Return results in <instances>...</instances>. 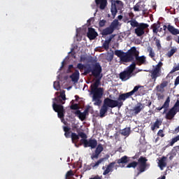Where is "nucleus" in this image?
I'll return each mask as SVG.
<instances>
[{
    "label": "nucleus",
    "mask_w": 179,
    "mask_h": 179,
    "mask_svg": "<svg viewBox=\"0 0 179 179\" xmlns=\"http://www.w3.org/2000/svg\"><path fill=\"white\" fill-rule=\"evenodd\" d=\"M79 136H80V138H82L83 139H86V138H87V136L85 134V133H79Z\"/></svg>",
    "instance_id": "obj_49"
},
{
    "label": "nucleus",
    "mask_w": 179,
    "mask_h": 179,
    "mask_svg": "<svg viewBox=\"0 0 179 179\" xmlns=\"http://www.w3.org/2000/svg\"><path fill=\"white\" fill-rule=\"evenodd\" d=\"M63 66H64V61L62 62V66H61V68H63Z\"/></svg>",
    "instance_id": "obj_59"
},
{
    "label": "nucleus",
    "mask_w": 179,
    "mask_h": 179,
    "mask_svg": "<svg viewBox=\"0 0 179 179\" xmlns=\"http://www.w3.org/2000/svg\"><path fill=\"white\" fill-rule=\"evenodd\" d=\"M53 87L55 89V90H59L60 89L59 82L55 81L53 84Z\"/></svg>",
    "instance_id": "obj_44"
},
{
    "label": "nucleus",
    "mask_w": 179,
    "mask_h": 179,
    "mask_svg": "<svg viewBox=\"0 0 179 179\" xmlns=\"http://www.w3.org/2000/svg\"><path fill=\"white\" fill-rule=\"evenodd\" d=\"M179 141V135L172 139L171 141V146H173L176 143V142H178Z\"/></svg>",
    "instance_id": "obj_45"
},
{
    "label": "nucleus",
    "mask_w": 179,
    "mask_h": 179,
    "mask_svg": "<svg viewBox=\"0 0 179 179\" xmlns=\"http://www.w3.org/2000/svg\"><path fill=\"white\" fill-rule=\"evenodd\" d=\"M128 23H129L132 27H138V26H139V24L135 20H131L129 21Z\"/></svg>",
    "instance_id": "obj_35"
},
{
    "label": "nucleus",
    "mask_w": 179,
    "mask_h": 179,
    "mask_svg": "<svg viewBox=\"0 0 179 179\" xmlns=\"http://www.w3.org/2000/svg\"><path fill=\"white\" fill-rule=\"evenodd\" d=\"M113 5H116V7L117 6H120V7H122V1H120V0H116L115 1V3H113Z\"/></svg>",
    "instance_id": "obj_47"
},
{
    "label": "nucleus",
    "mask_w": 179,
    "mask_h": 179,
    "mask_svg": "<svg viewBox=\"0 0 179 179\" xmlns=\"http://www.w3.org/2000/svg\"><path fill=\"white\" fill-rule=\"evenodd\" d=\"M90 179H101V178L100 177H99V176H96L94 178H91Z\"/></svg>",
    "instance_id": "obj_55"
},
{
    "label": "nucleus",
    "mask_w": 179,
    "mask_h": 179,
    "mask_svg": "<svg viewBox=\"0 0 179 179\" xmlns=\"http://www.w3.org/2000/svg\"><path fill=\"white\" fill-rule=\"evenodd\" d=\"M179 111V101H178L173 108L166 114V118L168 120H171L176 115V113Z\"/></svg>",
    "instance_id": "obj_11"
},
{
    "label": "nucleus",
    "mask_w": 179,
    "mask_h": 179,
    "mask_svg": "<svg viewBox=\"0 0 179 179\" xmlns=\"http://www.w3.org/2000/svg\"><path fill=\"white\" fill-rule=\"evenodd\" d=\"M99 155H100V154L96 152V151H95V154H94V155L92 156V159H98V158H99Z\"/></svg>",
    "instance_id": "obj_51"
},
{
    "label": "nucleus",
    "mask_w": 179,
    "mask_h": 179,
    "mask_svg": "<svg viewBox=\"0 0 179 179\" xmlns=\"http://www.w3.org/2000/svg\"><path fill=\"white\" fill-rule=\"evenodd\" d=\"M177 131H179V127L177 128Z\"/></svg>",
    "instance_id": "obj_62"
},
{
    "label": "nucleus",
    "mask_w": 179,
    "mask_h": 179,
    "mask_svg": "<svg viewBox=\"0 0 179 179\" xmlns=\"http://www.w3.org/2000/svg\"><path fill=\"white\" fill-rule=\"evenodd\" d=\"M106 24V20H102L99 22V26L101 27H103Z\"/></svg>",
    "instance_id": "obj_50"
},
{
    "label": "nucleus",
    "mask_w": 179,
    "mask_h": 179,
    "mask_svg": "<svg viewBox=\"0 0 179 179\" xmlns=\"http://www.w3.org/2000/svg\"><path fill=\"white\" fill-rule=\"evenodd\" d=\"M166 29H167V27H166V25L164 26V30H166Z\"/></svg>",
    "instance_id": "obj_60"
},
{
    "label": "nucleus",
    "mask_w": 179,
    "mask_h": 179,
    "mask_svg": "<svg viewBox=\"0 0 179 179\" xmlns=\"http://www.w3.org/2000/svg\"><path fill=\"white\" fill-rule=\"evenodd\" d=\"M112 40H113V36H110L108 39L105 41V42L103 44V47L105 48V50L108 49V47L110 46V43H111Z\"/></svg>",
    "instance_id": "obj_28"
},
{
    "label": "nucleus",
    "mask_w": 179,
    "mask_h": 179,
    "mask_svg": "<svg viewBox=\"0 0 179 179\" xmlns=\"http://www.w3.org/2000/svg\"><path fill=\"white\" fill-rule=\"evenodd\" d=\"M136 166H138V162H133L129 164L127 166V169H131V167H132L133 169H135V167H136Z\"/></svg>",
    "instance_id": "obj_38"
},
{
    "label": "nucleus",
    "mask_w": 179,
    "mask_h": 179,
    "mask_svg": "<svg viewBox=\"0 0 179 179\" xmlns=\"http://www.w3.org/2000/svg\"><path fill=\"white\" fill-rule=\"evenodd\" d=\"M76 114L78 117V118H80V120H81V121H83V120H85V118H86V112H80V110H77L76 111Z\"/></svg>",
    "instance_id": "obj_26"
},
{
    "label": "nucleus",
    "mask_w": 179,
    "mask_h": 179,
    "mask_svg": "<svg viewBox=\"0 0 179 179\" xmlns=\"http://www.w3.org/2000/svg\"><path fill=\"white\" fill-rule=\"evenodd\" d=\"M95 2L96 5H99L100 9H106V6H107V0H95Z\"/></svg>",
    "instance_id": "obj_17"
},
{
    "label": "nucleus",
    "mask_w": 179,
    "mask_h": 179,
    "mask_svg": "<svg viewBox=\"0 0 179 179\" xmlns=\"http://www.w3.org/2000/svg\"><path fill=\"white\" fill-rule=\"evenodd\" d=\"M136 66V64L135 63H132L131 65H130L127 71H124L120 74V78L122 80L125 82V80H128L132 75V72L135 70V68Z\"/></svg>",
    "instance_id": "obj_4"
},
{
    "label": "nucleus",
    "mask_w": 179,
    "mask_h": 179,
    "mask_svg": "<svg viewBox=\"0 0 179 179\" xmlns=\"http://www.w3.org/2000/svg\"><path fill=\"white\" fill-rule=\"evenodd\" d=\"M148 54H149V57H150V58H152L155 61V50H153V49L150 47H148Z\"/></svg>",
    "instance_id": "obj_31"
},
{
    "label": "nucleus",
    "mask_w": 179,
    "mask_h": 179,
    "mask_svg": "<svg viewBox=\"0 0 179 179\" xmlns=\"http://www.w3.org/2000/svg\"><path fill=\"white\" fill-rule=\"evenodd\" d=\"M145 108V106L141 103H138L134 108V111L136 114H139L142 110Z\"/></svg>",
    "instance_id": "obj_20"
},
{
    "label": "nucleus",
    "mask_w": 179,
    "mask_h": 179,
    "mask_svg": "<svg viewBox=\"0 0 179 179\" xmlns=\"http://www.w3.org/2000/svg\"><path fill=\"white\" fill-rule=\"evenodd\" d=\"M178 43H179V36H178Z\"/></svg>",
    "instance_id": "obj_61"
},
{
    "label": "nucleus",
    "mask_w": 179,
    "mask_h": 179,
    "mask_svg": "<svg viewBox=\"0 0 179 179\" xmlns=\"http://www.w3.org/2000/svg\"><path fill=\"white\" fill-rule=\"evenodd\" d=\"M134 10H135V12H139L142 10V9L141 8V3H136L134 7Z\"/></svg>",
    "instance_id": "obj_39"
},
{
    "label": "nucleus",
    "mask_w": 179,
    "mask_h": 179,
    "mask_svg": "<svg viewBox=\"0 0 179 179\" xmlns=\"http://www.w3.org/2000/svg\"><path fill=\"white\" fill-rule=\"evenodd\" d=\"M170 106V97H168L166 100L165 101L164 105L162 107H158L156 108V110H158V111H160L161 110H164L163 114L167 111V108Z\"/></svg>",
    "instance_id": "obj_15"
},
{
    "label": "nucleus",
    "mask_w": 179,
    "mask_h": 179,
    "mask_svg": "<svg viewBox=\"0 0 179 179\" xmlns=\"http://www.w3.org/2000/svg\"><path fill=\"white\" fill-rule=\"evenodd\" d=\"M71 139H72L73 143H75V141H78L79 139V136H78V134H76L75 133H72L71 134Z\"/></svg>",
    "instance_id": "obj_37"
},
{
    "label": "nucleus",
    "mask_w": 179,
    "mask_h": 179,
    "mask_svg": "<svg viewBox=\"0 0 179 179\" xmlns=\"http://www.w3.org/2000/svg\"><path fill=\"white\" fill-rule=\"evenodd\" d=\"M158 31H162V28H160V24H155L153 25V33H157Z\"/></svg>",
    "instance_id": "obj_32"
},
{
    "label": "nucleus",
    "mask_w": 179,
    "mask_h": 179,
    "mask_svg": "<svg viewBox=\"0 0 179 179\" xmlns=\"http://www.w3.org/2000/svg\"><path fill=\"white\" fill-rule=\"evenodd\" d=\"M168 30L170 31V33H171V34H173L174 36L179 34V30L174 28V27L171 25L168 26Z\"/></svg>",
    "instance_id": "obj_21"
},
{
    "label": "nucleus",
    "mask_w": 179,
    "mask_h": 179,
    "mask_svg": "<svg viewBox=\"0 0 179 179\" xmlns=\"http://www.w3.org/2000/svg\"><path fill=\"white\" fill-rule=\"evenodd\" d=\"M177 51L176 48H172L168 53L167 56L170 58V57H173L174 55V53Z\"/></svg>",
    "instance_id": "obj_40"
},
{
    "label": "nucleus",
    "mask_w": 179,
    "mask_h": 179,
    "mask_svg": "<svg viewBox=\"0 0 179 179\" xmlns=\"http://www.w3.org/2000/svg\"><path fill=\"white\" fill-rule=\"evenodd\" d=\"M146 162H148V159L143 157H141L138 159V163L137 164H138L140 173H143V171L146 170V167H148Z\"/></svg>",
    "instance_id": "obj_12"
},
{
    "label": "nucleus",
    "mask_w": 179,
    "mask_h": 179,
    "mask_svg": "<svg viewBox=\"0 0 179 179\" xmlns=\"http://www.w3.org/2000/svg\"><path fill=\"white\" fill-rule=\"evenodd\" d=\"M72 68H73V65H69V69H72Z\"/></svg>",
    "instance_id": "obj_58"
},
{
    "label": "nucleus",
    "mask_w": 179,
    "mask_h": 179,
    "mask_svg": "<svg viewBox=\"0 0 179 179\" xmlns=\"http://www.w3.org/2000/svg\"><path fill=\"white\" fill-rule=\"evenodd\" d=\"M158 166L160 170H163L164 167L167 166V158L166 157H163L158 163Z\"/></svg>",
    "instance_id": "obj_16"
},
{
    "label": "nucleus",
    "mask_w": 179,
    "mask_h": 179,
    "mask_svg": "<svg viewBox=\"0 0 179 179\" xmlns=\"http://www.w3.org/2000/svg\"><path fill=\"white\" fill-rule=\"evenodd\" d=\"M69 89H71V87H69Z\"/></svg>",
    "instance_id": "obj_63"
},
{
    "label": "nucleus",
    "mask_w": 179,
    "mask_h": 179,
    "mask_svg": "<svg viewBox=\"0 0 179 179\" xmlns=\"http://www.w3.org/2000/svg\"><path fill=\"white\" fill-rule=\"evenodd\" d=\"M100 80H96L92 85H91V94H92V101H94V106H99L101 104V97H103V88L99 87Z\"/></svg>",
    "instance_id": "obj_1"
},
{
    "label": "nucleus",
    "mask_w": 179,
    "mask_h": 179,
    "mask_svg": "<svg viewBox=\"0 0 179 179\" xmlns=\"http://www.w3.org/2000/svg\"><path fill=\"white\" fill-rule=\"evenodd\" d=\"M115 55H116L122 62H130V61L134 59V55H138V50H136V48H131L126 53L122 50H115Z\"/></svg>",
    "instance_id": "obj_2"
},
{
    "label": "nucleus",
    "mask_w": 179,
    "mask_h": 179,
    "mask_svg": "<svg viewBox=\"0 0 179 179\" xmlns=\"http://www.w3.org/2000/svg\"><path fill=\"white\" fill-rule=\"evenodd\" d=\"M108 110V107L106 106L103 104L100 110V117H104Z\"/></svg>",
    "instance_id": "obj_23"
},
{
    "label": "nucleus",
    "mask_w": 179,
    "mask_h": 179,
    "mask_svg": "<svg viewBox=\"0 0 179 179\" xmlns=\"http://www.w3.org/2000/svg\"><path fill=\"white\" fill-rule=\"evenodd\" d=\"M177 71H179V63L173 67V69L171 71V73H174V72H177Z\"/></svg>",
    "instance_id": "obj_42"
},
{
    "label": "nucleus",
    "mask_w": 179,
    "mask_h": 179,
    "mask_svg": "<svg viewBox=\"0 0 179 179\" xmlns=\"http://www.w3.org/2000/svg\"><path fill=\"white\" fill-rule=\"evenodd\" d=\"M102 169H103V170H104V167H103Z\"/></svg>",
    "instance_id": "obj_64"
},
{
    "label": "nucleus",
    "mask_w": 179,
    "mask_h": 179,
    "mask_svg": "<svg viewBox=\"0 0 179 179\" xmlns=\"http://www.w3.org/2000/svg\"><path fill=\"white\" fill-rule=\"evenodd\" d=\"M114 58V55L113 53H108L106 55V59L107 61H113V59Z\"/></svg>",
    "instance_id": "obj_43"
},
{
    "label": "nucleus",
    "mask_w": 179,
    "mask_h": 179,
    "mask_svg": "<svg viewBox=\"0 0 179 179\" xmlns=\"http://www.w3.org/2000/svg\"><path fill=\"white\" fill-rule=\"evenodd\" d=\"M162 66H163V63L162 62H159V63L154 66L153 69L151 71V78L152 79H154L155 82H156V79L162 75Z\"/></svg>",
    "instance_id": "obj_5"
},
{
    "label": "nucleus",
    "mask_w": 179,
    "mask_h": 179,
    "mask_svg": "<svg viewBox=\"0 0 179 179\" xmlns=\"http://www.w3.org/2000/svg\"><path fill=\"white\" fill-rule=\"evenodd\" d=\"M86 66H85V65L82 64H78L77 65V68L80 70V71H83V69L85 70V68Z\"/></svg>",
    "instance_id": "obj_48"
},
{
    "label": "nucleus",
    "mask_w": 179,
    "mask_h": 179,
    "mask_svg": "<svg viewBox=\"0 0 179 179\" xmlns=\"http://www.w3.org/2000/svg\"><path fill=\"white\" fill-rule=\"evenodd\" d=\"M139 52L137 51V55H134V58H136V61L138 65H142L146 62V57L145 56L139 57Z\"/></svg>",
    "instance_id": "obj_13"
},
{
    "label": "nucleus",
    "mask_w": 179,
    "mask_h": 179,
    "mask_svg": "<svg viewBox=\"0 0 179 179\" xmlns=\"http://www.w3.org/2000/svg\"><path fill=\"white\" fill-rule=\"evenodd\" d=\"M79 71H76L75 73L72 76H71V78L74 82V83H78V80H79Z\"/></svg>",
    "instance_id": "obj_22"
},
{
    "label": "nucleus",
    "mask_w": 179,
    "mask_h": 179,
    "mask_svg": "<svg viewBox=\"0 0 179 179\" xmlns=\"http://www.w3.org/2000/svg\"><path fill=\"white\" fill-rule=\"evenodd\" d=\"M118 24H120V22L117 20H115L110 25V27L113 29L115 30V29H117V27H118Z\"/></svg>",
    "instance_id": "obj_34"
},
{
    "label": "nucleus",
    "mask_w": 179,
    "mask_h": 179,
    "mask_svg": "<svg viewBox=\"0 0 179 179\" xmlns=\"http://www.w3.org/2000/svg\"><path fill=\"white\" fill-rule=\"evenodd\" d=\"M118 164H124V163H128V157L124 156L121 159H119L117 160Z\"/></svg>",
    "instance_id": "obj_33"
},
{
    "label": "nucleus",
    "mask_w": 179,
    "mask_h": 179,
    "mask_svg": "<svg viewBox=\"0 0 179 179\" xmlns=\"http://www.w3.org/2000/svg\"><path fill=\"white\" fill-rule=\"evenodd\" d=\"M81 143H83L84 148H91V149H94L97 146V141L96 139H81Z\"/></svg>",
    "instance_id": "obj_10"
},
{
    "label": "nucleus",
    "mask_w": 179,
    "mask_h": 179,
    "mask_svg": "<svg viewBox=\"0 0 179 179\" xmlns=\"http://www.w3.org/2000/svg\"><path fill=\"white\" fill-rule=\"evenodd\" d=\"M167 86V82H163L160 85L156 87L157 92L164 93V87Z\"/></svg>",
    "instance_id": "obj_19"
},
{
    "label": "nucleus",
    "mask_w": 179,
    "mask_h": 179,
    "mask_svg": "<svg viewBox=\"0 0 179 179\" xmlns=\"http://www.w3.org/2000/svg\"><path fill=\"white\" fill-rule=\"evenodd\" d=\"M80 62H85V57H80Z\"/></svg>",
    "instance_id": "obj_56"
},
{
    "label": "nucleus",
    "mask_w": 179,
    "mask_h": 179,
    "mask_svg": "<svg viewBox=\"0 0 179 179\" xmlns=\"http://www.w3.org/2000/svg\"><path fill=\"white\" fill-rule=\"evenodd\" d=\"M82 30V29H80V28H78L77 29H76V36H80V31Z\"/></svg>",
    "instance_id": "obj_54"
},
{
    "label": "nucleus",
    "mask_w": 179,
    "mask_h": 179,
    "mask_svg": "<svg viewBox=\"0 0 179 179\" xmlns=\"http://www.w3.org/2000/svg\"><path fill=\"white\" fill-rule=\"evenodd\" d=\"M103 162H104V158L99 159L95 164L94 163L91 164V167H92V169L94 170V169H97V167H99V166H100V164H101V163H103Z\"/></svg>",
    "instance_id": "obj_25"
},
{
    "label": "nucleus",
    "mask_w": 179,
    "mask_h": 179,
    "mask_svg": "<svg viewBox=\"0 0 179 179\" xmlns=\"http://www.w3.org/2000/svg\"><path fill=\"white\" fill-rule=\"evenodd\" d=\"M103 104L106 107L114 108V107H121V106H122V101H114L110 99H106L104 100Z\"/></svg>",
    "instance_id": "obj_7"
},
{
    "label": "nucleus",
    "mask_w": 179,
    "mask_h": 179,
    "mask_svg": "<svg viewBox=\"0 0 179 179\" xmlns=\"http://www.w3.org/2000/svg\"><path fill=\"white\" fill-rule=\"evenodd\" d=\"M113 31H114V30L110 27H109L103 30L102 34L103 36H108V34H111Z\"/></svg>",
    "instance_id": "obj_27"
},
{
    "label": "nucleus",
    "mask_w": 179,
    "mask_h": 179,
    "mask_svg": "<svg viewBox=\"0 0 179 179\" xmlns=\"http://www.w3.org/2000/svg\"><path fill=\"white\" fill-rule=\"evenodd\" d=\"M110 12L112 13V15L113 17H115V15H117V5L112 3L111 8H110Z\"/></svg>",
    "instance_id": "obj_29"
},
{
    "label": "nucleus",
    "mask_w": 179,
    "mask_h": 179,
    "mask_svg": "<svg viewBox=\"0 0 179 179\" xmlns=\"http://www.w3.org/2000/svg\"><path fill=\"white\" fill-rule=\"evenodd\" d=\"M115 165V162L110 163L106 169V170L103 171V175L107 176L109 173H111L113 171V169H114V166Z\"/></svg>",
    "instance_id": "obj_18"
},
{
    "label": "nucleus",
    "mask_w": 179,
    "mask_h": 179,
    "mask_svg": "<svg viewBox=\"0 0 179 179\" xmlns=\"http://www.w3.org/2000/svg\"><path fill=\"white\" fill-rule=\"evenodd\" d=\"M138 90H139V86H136L130 92L120 94L119 96L118 101H121V100H123V101L127 100V99L131 97V96H133V94H135Z\"/></svg>",
    "instance_id": "obj_9"
},
{
    "label": "nucleus",
    "mask_w": 179,
    "mask_h": 179,
    "mask_svg": "<svg viewBox=\"0 0 179 179\" xmlns=\"http://www.w3.org/2000/svg\"><path fill=\"white\" fill-rule=\"evenodd\" d=\"M120 134L124 136H129V134H131V129L129 127H127L120 131Z\"/></svg>",
    "instance_id": "obj_24"
},
{
    "label": "nucleus",
    "mask_w": 179,
    "mask_h": 179,
    "mask_svg": "<svg viewBox=\"0 0 179 179\" xmlns=\"http://www.w3.org/2000/svg\"><path fill=\"white\" fill-rule=\"evenodd\" d=\"M158 135L159 136H161V138H163V136H164V134H163V130H159L158 131Z\"/></svg>",
    "instance_id": "obj_52"
},
{
    "label": "nucleus",
    "mask_w": 179,
    "mask_h": 179,
    "mask_svg": "<svg viewBox=\"0 0 179 179\" xmlns=\"http://www.w3.org/2000/svg\"><path fill=\"white\" fill-rule=\"evenodd\" d=\"M160 125H162V121L157 120L151 127L152 131H155V129H158Z\"/></svg>",
    "instance_id": "obj_30"
},
{
    "label": "nucleus",
    "mask_w": 179,
    "mask_h": 179,
    "mask_svg": "<svg viewBox=\"0 0 179 179\" xmlns=\"http://www.w3.org/2000/svg\"><path fill=\"white\" fill-rule=\"evenodd\" d=\"M87 37L90 38V40H94V38L97 37V32L94 31V29L89 28L87 32Z\"/></svg>",
    "instance_id": "obj_14"
},
{
    "label": "nucleus",
    "mask_w": 179,
    "mask_h": 179,
    "mask_svg": "<svg viewBox=\"0 0 179 179\" xmlns=\"http://www.w3.org/2000/svg\"><path fill=\"white\" fill-rule=\"evenodd\" d=\"M95 152H96V153H98L100 155V153H101V152H103V145H101V144L98 145Z\"/></svg>",
    "instance_id": "obj_41"
},
{
    "label": "nucleus",
    "mask_w": 179,
    "mask_h": 179,
    "mask_svg": "<svg viewBox=\"0 0 179 179\" xmlns=\"http://www.w3.org/2000/svg\"><path fill=\"white\" fill-rule=\"evenodd\" d=\"M58 103V99L55 98L53 99L52 107L53 110L57 113L59 118L64 117V106L57 104Z\"/></svg>",
    "instance_id": "obj_6"
},
{
    "label": "nucleus",
    "mask_w": 179,
    "mask_h": 179,
    "mask_svg": "<svg viewBox=\"0 0 179 179\" xmlns=\"http://www.w3.org/2000/svg\"><path fill=\"white\" fill-rule=\"evenodd\" d=\"M149 25L145 23H140L139 25L135 29V34L138 37L143 36L145 34V29H148Z\"/></svg>",
    "instance_id": "obj_8"
},
{
    "label": "nucleus",
    "mask_w": 179,
    "mask_h": 179,
    "mask_svg": "<svg viewBox=\"0 0 179 179\" xmlns=\"http://www.w3.org/2000/svg\"><path fill=\"white\" fill-rule=\"evenodd\" d=\"M72 176H73V172H72V171H69L66 173V178L69 179Z\"/></svg>",
    "instance_id": "obj_46"
},
{
    "label": "nucleus",
    "mask_w": 179,
    "mask_h": 179,
    "mask_svg": "<svg viewBox=\"0 0 179 179\" xmlns=\"http://www.w3.org/2000/svg\"><path fill=\"white\" fill-rule=\"evenodd\" d=\"M90 72H92V75L95 76V78H99L100 73H101V66H100L99 64H96L92 67L90 66H85L84 73L85 75H87V73H90Z\"/></svg>",
    "instance_id": "obj_3"
},
{
    "label": "nucleus",
    "mask_w": 179,
    "mask_h": 179,
    "mask_svg": "<svg viewBox=\"0 0 179 179\" xmlns=\"http://www.w3.org/2000/svg\"><path fill=\"white\" fill-rule=\"evenodd\" d=\"M117 19L121 20L122 19V15H118Z\"/></svg>",
    "instance_id": "obj_57"
},
{
    "label": "nucleus",
    "mask_w": 179,
    "mask_h": 179,
    "mask_svg": "<svg viewBox=\"0 0 179 179\" xmlns=\"http://www.w3.org/2000/svg\"><path fill=\"white\" fill-rule=\"evenodd\" d=\"M64 131L65 132L64 136H66V138H69L71 136V133L69 132V128L67 127H64Z\"/></svg>",
    "instance_id": "obj_36"
},
{
    "label": "nucleus",
    "mask_w": 179,
    "mask_h": 179,
    "mask_svg": "<svg viewBox=\"0 0 179 179\" xmlns=\"http://www.w3.org/2000/svg\"><path fill=\"white\" fill-rule=\"evenodd\" d=\"M60 96H61L62 100H65L66 99L65 92H61Z\"/></svg>",
    "instance_id": "obj_53"
}]
</instances>
